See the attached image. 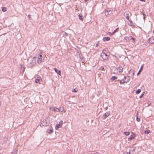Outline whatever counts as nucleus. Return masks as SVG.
<instances>
[{"label": "nucleus", "instance_id": "nucleus-1", "mask_svg": "<svg viewBox=\"0 0 154 154\" xmlns=\"http://www.w3.org/2000/svg\"><path fill=\"white\" fill-rule=\"evenodd\" d=\"M30 66H32L35 65L36 63V57H30Z\"/></svg>", "mask_w": 154, "mask_h": 154}, {"label": "nucleus", "instance_id": "nucleus-2", "mask_svg": "<svg viewBox=\"0 0 154 154\" xmlns=\"http://www.w3.org/2000/svg\"><path fill=\"white\" fill-rule=\"evenodd\" d=\"M124 15L128 20L130 21L129 17L131 16V14L130 12L128 11H125L124 14Z\"/></svg>", "mask_w": 154, "mask_h": 154}, {"label": "nucleus", "instance_id": "nucleus-3", "mask_svg": "<svg viewBox=\"0 0 154 154\" xmlns=\"http://www.w3.org/2000/svg\"><path fill=\"white\" fill-rule=\"evenodd\" d=\"M100 56L104 60L107 59L109 57L108 54H106L103 51L101 54Z\"/></svg>", "mask_w": 154, "mask_h": 154}, {"label": "nucleus", "instance_id": "nucleus-4", "mask_svg": "<svg viewBox=\"0 0 154 154\" xmlns=\"http://www.w3.org/2000/svg\"><path fill=\"white\" fill-rule=\"evenodd\" d=\"M112 11V10L110 8H107L106 9L105 11V15L107 16V15L111 14Z\"/></svg>", "mask_w": 154, "mask_h": 154}, {"label": "nucleus", "instance_id": "nucleus-5", "mask_svg": "<svg viewBox=\"0 0 154 154\" xmlns=\"http://www.w3.org/2000/svg\"><path fill=\"white\" fill-rule=\"evenodd\" d=\"M48 125V122L45 120H44L40 124V126L42 127L43 126H46Z\"/></svg>", "mask_w": 154, "mask_h": 154}, {"label": "nucleus", "instance_id": "nucleus-6", "mask_svg": "<svg viewBox=\"0 0 154 154\" xmlns=\"http://www.w3.org/2000/svg\"><path fill=\"white\" fill-rule=\"evenodd\" d=\"M63 125V121L61 120L59 122V124H57L56 127L55 129L56 130H58L59 127H61Z\"/></svg>", "mask_w": 154, "mask_h": 154}, {"label": "nucleus", "instance_id": "nucleus-7", "mask_svg": "<svg viewBox=\"0 0 154 154\" xmlns=\"http://www.w3.org/2000/svg\"><path fill=\"white\" fill-rule=\"evenodd\" d=\"M135 147H132L131 148L129 152V154H134L136 149Z\"/></svg>", "mask_w": 154, "mask_h": 154}, {"label": "nucleus", "instance_id": "nucleus-8", "mask_svg": "<svg viewBox=\"0 0 154 154\" xmlns=\"http://www.w3.org/2000/svg\"><path fill=\"white\" fill-rule=\"evenodd\" d=\"M35 82L36 83H38L39 82L40 80L41 79V78L38 75H35Z\"/></svg>", "mask_w": 154, "mask_h": 154}, {"label": "nucleus", "instance_id": "nucleus-9", "mask_svg": "<svg viewBox=\"0 0 154 154\" xmlns=\"http://www.w3.org/2000/svg\"><path fill=\"white\" fill-rule=\"evenodd\" d=\"M110 114V113L109 112H106L105 114L103 115L102 116V119H105L106 117H108Z\"/></svg>", "mask_w": 154, "mask_h": 154}, {"label": "nucleus", "instance_id": "nucleus-10", "mask_svg": "<svg viewBox=\"0 0 154 154\" xmlns=\"http://www.w3.org/2000/svg\"><path fill=\"white\" fill-rule=\"evenodd\" d=\"M42 56L41 54L38 55L37 62L38 63H41L42 60Z\"/></svg>", "mask_w": 154, "mask_h": 154}, {"label": "nucleus", "instance_id": "nucleus-11", "mask_svg": "<svg viewBox=\"0 0 154 154\" xmlns=\"http://www.w3.org/2000/svg\"><path fill=\"white\" fill-rule=\"evenodd\" d=\"M135 136V134L132 132V134L130 137L128 138V140H132L133 139Z\"/></svg>", "mask_w": 154, "mask_h": 154}, {"label": "nucleus", "instance_id": "nucleus-12", "mask_svg": "<svg viewBox=\"0 0 154 154\" xmlns=\"http://www.w3.org/2000/svg\"><path fill=\"white\" fill-rule=\"evenodd\" d=\"M128 79H127V81H125L124 78L122 79L120 82V83L121 84H123L125 82H128Z\"/></svg>", "mask_w": 154, "mask_h": 154}, {"label": "nucleus", "instance_id": "nucleus-13", "mask_svg": "<svg viewBox=\"0 0 154 154\" xmlns=\"http://www.w3.org/2000/svg\"><path fill=\"white\" fill-rule=\"evenodd\" d=\"M54 69L55 72L57 73L59 75H61V71L60 70H58L56 68H54Z\"/></svg>", "mask_w": 154, "mask_h": 154}, {"label": "nucleus", "instance_id": "nucleus-14", "mask_svg": "<svg viewBox=\"0 0 154 154\" xmlns=\"http://www.w3.org/2000/svg\"><path fill=\"white\" fill-rule=\"evenodd\" d=\"M117 70L119 71L120 73L122 72L123 71V68L121 66H119L117 69Z\"/></svg>", "mask_w": 154, "mask_h": 154}, {"label": "nucleus", "instance_id": "nucleus-15", "mask_svg": "<svg viewBox=\"0 0 154 154\" xmlns=\"http://www.w3.org/2000/svg\"><path fill=\"white\" fill-rule=\"evenodd\" d=\"M110 39V38L109 37H105L103 38V40L104 41H109Z\"/></svg>", "mask_w": 154, "mask_h": 154}, {"label": "nucleus", "instance_id": "nucleus-16", "mask_svg": "<svg viewBox=\"0 0 154 154\" xmlns=\"http://www.w3.org/2000/svg\"><path fill=\"white\" fill-rule=\"evenodd\" d=\"M143 66H142L141 67H140V69L139 70V72H138L137 73V75H139V74L142 71V70H143Z\"/></svg>", "mask_w": 154, "mask_h": 154}, {"label": "nucleus", "instance_id": "nucleus-17", "mask_svg": "<svg viewBox=\"0 0 154 154\" xmlns=\"http://www.w3.org/2000/svg\"><path fill=\"white\" fill-rule=\"evenodd\" d=\"M60 110H61V112H62L64 110V107L63 106H61L60 107Z\"/></svg>", "mask_w": 154, "mask_h": 154}, {"label": "nucleus", "instance_id": "nucleus-18", "mask_svg": "<svg viewBox=\"0 0 154 154\" xmlns=\"http://www.w3.org/2000/svg\"><path fill=\"white\" fill-rule=\"evenodd\" d=\"M128 81H129V80H130V76H125L124 77V79L125 80V81H127V79H128Z\"/></svg>", "mask_w": 154, "mask_h": 154}, {"label": "nucleus", "instance_id": "nucleus-19", "mask_svg": "<svg viewBox=\"0 0 154 154\" xmlns=\"http://www.w3.org/2000/svg\"><path fill=\"white\" fill-rule=\"evenodd\" d=\"M130 74L132 73V76H134V71L133 69H131L129 71Z\"/></svg>", "mask_w": 154, "mask_h": 154}, {"label": "nucleus", "instance_id": "nucleus-20", "mask_svg": "<svg viewBox=\"0 0 154 154\" xmlns=\"http://www.w3.org/2000/svg\"><path fill=\"white\" fill-rule=\"evenodd\" d=\"M117 79V77L115 76H112L110 79L112 81H114L116 79Z\"/></svg>", "mask_w": 154, "mask_h": 154}, {"label": "nucleus", "instance_id": "nucleus-21", "mask_svg": "<svg viewBox=\"0 0 154 154\" xmlns=\"http://www.w3.org/2000/svg\"><path fill=\"white\" fill-rule=\"evenodd\" d=\"M78 16L80 20H81L82 21L83 19L82 18V14H80Z\"/></svg>", "mask_w": 154, "mask_h": 154}, {"label": "nucleus", "instance_id": "nucleus-22", "mask_svg": "<svg viewBox=\"0 0 154 154\" xmlns=\"http://www.w3.org/2000/svg\"><path fill=\"white\" fill-rule=\"evenodd\" d=\"M47 132L48 133L51 134L53 132V131L51 129H48L47 130Z\"/></svg>", "mask_w": 154, "mask_h": 154}, {"label": "nucleus", "instance_id": "nucleus-23", "mask_svg": "<svg viewBox=\"0 0 154 154\" xmlns=\"http://www.w3.org/2000/svg\"><path fill=\"white\" fill-rule=\"evenodd\" d=\"M17 150L15 149L11 152V154H17Z\"/></svg>", "mask_w": 154, "mask_h": 154}, {"label": "nucleus", "instance_id": "nucleus-24", "mask_svg": "<svg viewBox=\"0 0 154 154\" xmlns=\"http://www.w3.org/2000/svg\"><path fill=\"white\" fill-rule=\"evenodd\" d=\"M124 39L126 41L128 42L130 40V37H124Z\"/></svg>", "mask_w": 154, "mask_h": 154}, {"label": "nucleus", "instance_id": "nucleus-25", "mask_svg": "<svg viewBox=\"0 0 154 154\" xmlns=\"http://www.w3.org/2000/svg\"><path fill=\"white\" fill-rule=\"evenodd\" d=\"M129 23H128V24L129 25L131 26H133L134 25L133 23L131 21H129Z\"/></svg>", "mask_w": 154, "mask_h": 154}, {"label": "nucleus", "instance_id": "nucleus-26", "mask_svg": "<svg viewBox=\"0 0 154 154\" xmlns=\"http://www.w3.org/2000/svg\"><path fill=\"white\" fill-rule=\"evenodd\" d=\"M141 91V90L140 89H138L136 92V93L137 94H139Z\"/></svg>", "mask_w": 154, "mask_h": 154}, {"label": "nucleus", "instance_id": "nucleus-27", "mask_svg": "<svg viewBox=\"0 0 154 154\" xmlns=\"http://www.w3.org/2000/svg\"><path fill=\"white\" fill-rule=\"evenodd\" d=\"M6 10V8L5 7H3L2 8V11L3 12H5Z\"/></svg>", "mask_w": 154, "mask_h": 154}, {"label": "nucleus", "instance_id": "nucleus-28", "mask_svg": "<svg viewBox=\"0 0 154 154\" xmlns=\"http://www.w3.org/2000/svg\"><path fill=\"white\" fill-rule=\"evenodd\" d=\"M124 134L126 136H128L130 134L129 132L126 131L124 132Z\"/></svg>", "mask_w": 154, "mask_h": 154}, {"label": "nucleus", "instance_id": "nucleus-29", "mask_svg": "<svg viewBox=\"0 0 154 154\" xmlns=\"http://www.w3.org/2000/svg\"><path fill=\"white\" fill-rule=\"evenodd\" d=\"M78 91V89L77 88H75L73 91L72 92H76Z\"/></svg>", "mask_w": 154, "mask_h": 154}, {"label": "nucleus", "instance_id": "nucleus-30", "mask_svg": "<svg viewBox=\"0 0 154 154\" xmlns=\"http://www.w3.org/2000/svg\"><path fill=\"white\" fill-rule=\"evenodd\" d=\"M150 130H147L146 131H145V134H148L149 132H150Z\"/></svg>", "mask_w": 154, "mask_h": 154}, {"label": "nucleus", "instance_id": "nucleus-31", "mask_svg": "<svg viewBox=\"0 0 154 154\" xmlns=\"http://www.w3.org/2000/svg\"><path fill=\"white\" fill-rule=\"evenodd\" d=\"M118 28H117L116 29H115L114 31V32L112 33L111 35H112L114 34V33H115L116 32H117V30H118Z\"/></svg>", "mask_w": 154, "mask_h": 154}, {"label": "nucleus", "instance_id": "nucleus-32", "mask_svg": "<svg viewBox=\"0 0 154 154\" xmlns=\"http://www.w3.org/2000/svg\"><path fill=\"white\" fill-rule=\"evenodd\" d=\"M130 40H132L134 41H135V39L134 38L132 37L131 36H130Z\"/></svg>", "mask_w": 154, "mask_h": 154}, {"label": "nucleus", "instance_id": "nucleus-33", "mask_svg": "<svg viewBox=\"0 0 154 154\" xmlns=\"http://www.w3.org/2000/svg\"><path fill=\"white\" fill-rule=\"evenodd\" d=\"M136 120L137 121L139 122H140V119L139 118H138L137 116V118H136Z\"/></svg>", "mask_w": 154, "mask_h": 154}, {"label": "nucleus", "instance_id": "nucleus-34", "mask_svg": "<svg viewBox=\"0 0 154 154\" xmlns=\"http://www.w3.org/2000/svg\"><path fill=\"white\" fill-rule=\"evenodd\" d=\"M30 20L31 18V15H28V16Z\"/></svg>", "mask_w": 154, "mask_h": 154}, {"label": "nucleus", "instance_id": "nucleus-35", "mask_svg": "<svg viewBox=\"0 0 154 154\" xmlns=\"http://www.w3.org/2000/svg\"><path fill=\"white\" fill-rule=\"evenodd\" d=\"M143 19H144L146 17V14H143Z\"/></svg>", "mask_w": 154, "mask_h": 154}, {"label": "nucleus", "instance_id": "nucleus-36", "mask_svg": "<svg viewBox=\"0 0 154 154\" xmlns=\"http://www.w3.org/2000/svg\"><path fill=\"white\" fill-rule=\"evenodd\" d=\"M104 67H103V66H102L100 67V69L102 70H104Z\"/></svg>", "mask_w": 154, "mask_h": 154}, {"label": "nucleus", "instance_id": "nucleus-37", "mask_svg": "<svg viewBox=\"0 0 154 154\" xmlns=\"http://www.w3.org/2000/svg\"><path fill=\"white\" fill-rule=\"evenodd\" d=\"M144 95L143 93L140 96V98H141Z\"/></svg>", "mask_w": 154, "mask_h": 154}, {"label": "nucleus", "instance_id": "nucleus-38", "mask_svg": "<svg viewBox=\"0 0 154 154\" xmlns=\"http://www.w3.org/2000/svg\"><path fill=\"white\" fill-rule=\"evenodd\" d=\"M58 109L57 108H56V107H55V108L54 107L53 110L55 111V110H56V109Z\"/></svg>", "mask_w": 154, "mask_h": 154}, {"label": "nucleus", "instance_id": "nucleus-39", "mask_svg": "<svg viewBox=\"0 0 154 154\" xmlns=\"http://www.w3.org/2000/svg\"><path fill=\"white\" fill-rule=\"evenodd\" d=\"M64 34L66 35V36H67V34L65 32H64Z\"/></svg>", "mask_w": 154, "mask_h": 154}, {"label": "nucleus", "instance_id": "nucleus-40", "mask_svg": "<svg viewBox=\"0 0 154 154\" xmlns=\"http://www.w3.org/2000/svg\"><path fill=\"white\" fill-rule=\"evenodd\" d=\"M98 44H96L95 46L96 47H98Z\"/></svg>", "mask_w": 154, "mask_h": 154}, {"label": "nucleus", "instance_id": "nucleus-41", "mask_svg": "<svg viewBox=\"0 0 154 154\" xmlns=\"http://www.w3.org/2000/svg\"><path fill=\"white\" fill-rule=\"evenodd\" d=\"M123 154H129V152H126V153H123Z\"/></svg>", "mask_w": 154, "mask_h": 154}, {"label": "nucleus", "instance_id": "nucleus-42", "mask_svg": "<svg viewBox=\"0 0 154 154\" xmlns=\"http://www.w3.org/2000/svg\"><path fill=\"white\" fill-rule=\"evenodd\" d=\"M58 109V111L61 112V110H60V109Z\"/></svg>", "mask_w": 154, "mask_h": 154}, {"label": "nucleus", "instance_id": "nucleus-43", "mask_svg": "<svg viewBox=\"0 0 154 154\" xmlns=\"http://www.w3.org/2000/svg\"><path fill=\"white\" fill-rule=\"evenodd\" d=\"M95 154H100L99 153H98V152H97L96 153H95Z\"/></svg>", "mask_w": 154, "mask_h": 154}, {"label": "nucleus", "instance_id": "nucleus-44", "mask_svg": "<svg viewBox=\"0 0 154 154\" xmlns=\"http://www.w3.org/2000/svg\"><path fill=\"white\" fill-rule=\"evenodd\" d=\"M84 0L85 2H87L88 1H89V0Z\"/></svg>", "mask_w": 154, "mask_h": 154}, {"label": "nucleus", "instance_id": "nucleus-45", "mask_svg": "<svg viewBox=\"0 0 154 154\" xmlns=\"http://www.w3.org/2000/svg\"><path fill=\"white\" fill-rule=\"evenodd\" d=\"M140 0L141 1H142V2L144 1V0Z\"/></svg>", "mask_w": 154, "mask_h": 154}, {"label": "nucleus", "instance_id": "nucleus-46", "mask_svg": "<svg viewBox=\"0 0 154 154\" xmlns=\"http://www.w3.org/2000/svg\"><path fill=\"white\" fill-rule=\"evenodd\" d=\"M95 154V153H90V154Z\"/></svg>", "mask_w": 154, "mask_h": 154}, {"label": "nucleus", "instance_id": "nucleus-47", "mask_svg": "<svg viewBox=\"0 0 154 154\" xmlns=\"http://www.w3.org/2000/svg\"><path fill=\"white\" fill-rule=\"evenodd\" d=\"M153 34H154V30H153Z\"/></svg>", "mask_w": 154, "mask_h": 154}]
</instances>
